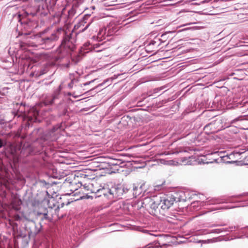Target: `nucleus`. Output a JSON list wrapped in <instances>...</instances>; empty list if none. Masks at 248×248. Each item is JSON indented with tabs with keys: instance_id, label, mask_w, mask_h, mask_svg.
I'll return each instance as SVG.
<instances>
[{
	"instance_id": "obj_1",
	"label": "nucleus",
	"mask_w": 248,
	"mask_h": 248,
	"mask_svg": "<svg viewBox=\"0 0 248 248\" xmlns=\"http://www.w3.org/2000/svg\"><path fill=\"white\" fill-rule=\"evenodd\" d=\"M60 126L58 125L53 126L49 131L43 135L34 142L32 146L28 143L11 144L7 149L9 153V157L15 163H17L21 158L32 154H38V156L34 157L33 166L35 168L45 167L46 166V146L50 141L55 140L57 139L56 131Z\"/></svg>"
},
{
	"instance_id": "obj_2",
	"label": "nucleus",
	"mask_w": 248,
	"mask_h": 248,
	"mask_svg": "<svg viewBox=\"0 0 248 248\" xmlns=\"http://www.w3.org/2000/svg\"><path fill=\"white\" fill-rule=\"evenodd\" d=\"M75 47L74 44L70 40V36L69 35L65 36L60 46L59 50L60 56L56 58V60H62V58L66 56L70 52L74 51Z\"/></svg>"
},
{
	"instance_id": "obj_3",
	"label": "nucleus",
	"mask_w": 248,
	"mask_h": 248,
	"mask_svg": "<svg viewBox=\"0 0 248 248\" xmlns=\"http://www.w3.org/2000/svg\"><path fill=\"white\" fill-rule=\"evenodd\" d=\"M130 188H128L127 186L121 184H118L112 186L110 188L109 199L115 198L116 199H122L123 197L126 195L128 194L131 191Z\"/></svg>"
},
{
	"instance_id": "obj_4",
	"label": "nucleus",
	"mask_w": 248,
	"mask_h": 248,
	"mask_svg": "<svg viewBox=\"0 0 248 248\" xmlns=\"http://www.w3.org/2000/svg\"><path fill=\"white\" fill-rule=\"evenodd\" d=\"M38 114V111L34 108H32L28 113L24 115L23 125H25V129L29 128L33 123L36 122Z\"/></svg>"
},
{
	"instance_id": "obj_5",
	"label": "nucleus",
	"mask_w": 248,
	"mask_h": 248,
	"mask_svg": "<svg viewBox=\"0 0 248 248\" xmlns=\"http://www.w3.org/2000/svg\"><path fill=\"white\" fill-rule=\"evenodd\" d=\"M142 206L144 208H150L151 211L150 214H155L157 213V210L160 212V201L159 198L157 199L156 201H154L150 197L145 198L142 202Z\"/></svg>"
},
{
	"instance_id": "obj_6",
	"label": "nucleus",
	"mask_w": 248,
	"mask_h": 248,
	"mask_svg": "<svg viewBox=\"0 0 248 248\" xmlns=\"http://www.w3.org/2000/svg\"><path fill=\"white\" fill-rule=\"evenodd\" d=\"M160 208L163 211L168 210L174 203L175 198L172 195H164L159 197Z\"/></svg>"
},
{
	"instance_id": "obj_7",
	"label": "nucleus",
	"mask_w": 248,
	"mask_h": 248,
	"mask_svg": "<svg viewBox=\"0 0 248 248\" xmlns=\"http://www.w3.org/2000/svg\"><path fill=\"white\" fill-rule=\"evenodd\" d=\"M41 227L38 228L33 221L28 222L25 225V230L27 231L29 237H35L40 232Z\"/></svg>"
},
{
	"instance_id": "obj_8",
	"label": "nucleus",
	"mask_w": 248,
	"mask_h": 248,
	"mask_svg": "<svg viewBox=\"0 0 248 248\" xmlns=\"http://www.w3.org/2000/svg\"><path fill=\"white\" fill-rule=\"evenodd\" d=\"M59 100V95L53 94L46 95L43 100V103L45 106H50L56 104Z\"/></svg>"
},
{
	"instance_id": "obj_9",
	"label": "nucleus",
	"mask_w": 248,
	"mask_h": 248,
	"mask_svg": "<svg viewBox=\"0 0 248 248\" xmlns=\"http://www.w3.org/2000/svg\"><path fill=\"white\" fill-rule=\"evenodd\" d=\"M160 44V39L157 38H155L154 40H152L151 42L145 46V50L148 53L155 51L157 50Z\"/></svg>"
},
{
	"instance_id": "obj_10",
	"label": "nucleus",
	"mask_w": 248,
	"mask_h": 248,
	"mask_svg": "<svg viewBox=\"0 0 248 248\" xmlns=\"http://www.w3.org/2000/svg\"><path fill=\"white\" fill-rule=\"evenodd\" d=\"M59 117H62L66 114L67 112V106L65 102L61 100L58 102L56 106Z\"/></svg>"
},
{
	"instance_id": "obj_11",
	"label": "nucleus",
	"mask_w": 248,
	"mask_h": 248,
	"mask_svg": "<svg viewBox=\"0 0 248 248\" xmlns=\"http://www.w3.org/2000/svg\"><path fill=\"white\" fill-rule=\"evenodd\" d=\"M36 216L41 221L44 220L49 221L51 220L50 217L48 216V211L46 208L44 209L43 212H37Z\"/></svg>"
},
{
	"instance_id": "obj_12",
	"label": "nucleus",
	"mask_w": 248,
	"mask_h": 248,
	"mask_svg": "<svg viewBox=\"0 0 248 248\" xmlns=\"http://www.w3.org/2000/svg\"><path fill=\"white\" fill-rule=\"evenodd\" d=\"M51 55L46 53H37L35 55V59L33 62L37 61H50Z\"/></svg>"
},
{
	"instance_id": "obj_13",
	"label": "nucleus",
	"mask_w": 248,
	"mask_h": 248,
	"mask_svg": "<svg viewBox=\"0 0 248 248\" xmlns=\"http://www.w3.org/2000/svg\"><path fill=\"white\" fill-rule=\"evenodd\" d=\"M58 36L57 35V32L52 33L49 37L44 38L42 39L44 44L51 45L55 41L58 40Z\"/></svg>"
},
{
	"instance_id": "obj_14",
	"label": "nucleus",
	"mask_w": 248,
	"mask_h": 248,
	"mask_svg": "<svg viewBox=\"0 0 248 248\" xmlns=\"http://www.w3.org/2000/svg\"><path fill=\"white\" fill-rule=\"evenodd\" d=\"M245 152V151H242V152H237V151H234L233 152V153L230 154V155H227L226 156H224L223 157V159L224 161H226L227 163H233L234 162H235L234 161H228V160H227L228 159H233L234 157L235 156V155H241L242 154L244 153Z\"/></svg>"
},
{
	"instance_id": "obj_15",
	"label": "nucleus",
	"mask_w": 248,
	"mask_h": 248,
	"mask_svg": "<svg viewBox=\"0 0 248 248\" xmlns=\"http://www.w3.org/2000/svg\"><path fill=\"white\" fill-rule=\"evenodd\" d=\"M216 123V121H213L207 124L204 127V130L205 132L209 134L214 133L217 131L215 128Z\"/></svg>"
},
{
	"instance_id": "obj_16",
	"label": "nucleus",
	"mask_w": 248,
	"mask_h": 248,
	"mask_svg": "<svg viewBox=\"0 0 248 248\" xmlns=\"http://www.w3.org/2000/svg\"><path fill=\"white\" fill-rule=\"evenodd\" d=\"M142 186L140 187L137 186L135 185H133L132 190H130V192L129 194L132 192V195L133 198H136L138 196H139L142 193Z\"/></svg>"
},
{
	"instance_id": "obj_17",
	"label": "nucleus",
	"mask_w": 248,
	"mask_h": 248,
	"mask_svg": "<svg viewBox=\"0 0 248 248\" xmlns=\"http://www.w3.org/2000/svg\"><path fill=\"white\" fill-rule=\"evenodd\" d=\"M124 162V161L121 159L111 158L110 160L108 162V166L110 167L120 166Z\"/></svg>"
},
{
	"instance_id": "obj_18",
	"label": "nucleus",
	"mask_w": 248,
	"mask_h": 248,
	"mask_svg": "<svg viewBox=\"0 0 248 248\" xmlns=\"http://www.w3.org/2000/svg\"><path fill=\"white\" fill-rule=\"evenodd\" d=\"M87 49H86L85 47L84 48H82V49L79 52L78 54L76 56V58L73 60L74 62H78L81 61L82 60V57L84 56L85 54L86 53H88V51H85V50Z\"/></svg>"
},
{
	"instance_id": "obj_19",
	"label": "nucleus",
	"mask_w": 248,
	"mask_h": 248,
	"mask_svg": "<svg viewBox=\"0 0 248 248\" xmlns=\"http://www.w3.org/2000/svg\"><path fill=\"white\" fill-rule=\"evenodd\" d=\"M238 229V226H232V227H230L229 228H226L225 229H214V230H213L211 231V233H219L221 232H222L223 231H232V229Z\"/></svg>"
},
{
	"instance_id": "obj_20",
	"label": "nucleus",
	"mask_w": 248,
	"mask_h": 248,
	"mask_svg": "<svg viewBox=\"0 0 248 248\" xmlns=\"http://www.w3.org/2000/svg\"><path fill=\"white\" fill-rule=\"evenodd\" d=\"M109 190H110V188L103 187L102 189H99L97 190V193L100 194V195H99L98 196H100L101 195V194H103L105 196L107 197L108 199H109Z\"/></svg>"
},
{
	"instance_id": "obj_21",
	"label": "nucleus",
	"mask_w": 248,
	"mask_h": 248,
	"mask_svg": "<svg viewBox=\"0 0 248 248\" xmlns=\"http://www.w3.org/2000/svg\"><path fill=\"white\" fill-rule=\"evenodd\" d=\"M186 241V238L184 236V235H180L178 234L176 236V243L177 244H181L183 243H185Z\"/></svg>"
},
{
	"instance_id": "obj_22",
	"label": "nucleus",
	"mask_w": 248,
	"mask_h": 248,
	"mask_svg": "<svg viewBox=\"0 0 248 248\" xmlns=\"http://www.w3.org/2000/svg\"><path fill=\"white\" fill-rule=\"evenodd\" d=\"M47 69L46 68L41 69L37 72V73L36 74V76L38 77L41 76L46 74L47 72Z\"/></svg>"
},
{
	"instance_id": "obj_23",
	"label": "nucleus",
	"mask_w": 248,
	"mask_h": 248,
	"mask_svg": "<svg viewBox=\"0 0 248 248\" xmlns=\"http://www.w3.org/2000/svg\"><path fill=\"white\" fill-rule=\"evenodd\" d=\"M199 202L197 201H195L192 202L191 203V205L189 207V208L191 210L192 209V207L193 208H195V207H199Z\"/></svg>"
},
{
	"instance_id": "obj_24",
	"label": "nucleus",
	"mask_w": 248,
	"mask_h": 248,
	"mask_svg": "<svg viewBox=\"0 0 248 248\" xmlns=\"http://www.w3.org/2000/svg\"><path fill=\"white\" fill-rule=\"evenodd\" d=\"M60 209V206H57L55 209V214L59 218H62L63 217V215H59V212Z\"/></svg>"
},
{
	"instance_id": "obj_25",
	"label": "nucleus",
	"mask_w": 248,
	"mask_h": 248,
	"mask_svg": "<svg viewBox=\"0 0 248 248\" xmlns=\"http://www.w3.org/2000/svg\"><path fill=\"white\" fill-rule=\"evenodd\" d=\"M59 66L61 67V69L66 70L70 67V63H66L64 64L60 65Z\"/></svg>"
},
{
	"instance_id": "obj_26",
	"label": "nucleus",
	"mask_w": 248,
	"mask_h": 248,
	"mask_svg": "<svg viewBox=\"0 0 248 248\" xmlns=\"http://www.w3.org/2000/svg\"><path fill=\"white\" fill-rule=\"evenodd\" d=\"M186 161V157H180L177 159L176 163L178 164L182 165Z\"/></svg>"
},
{
	"instance_id": "obj_27",
	"label": "nucleus",
	"mask_w": 248,
	"mask_h": 248,
	"mask_svg": "<svg viewBox=\"0 0 248 248\" xmlns=\"http://www.w3.org/2000/svg\"><path fill=\"white\" fill-rule=\"evenodd\" d=\"M109 82V84H108V85H110L111 84V82H112V79H107L105 80H104V81L101 83V84H99L98 86H102L103 85L105 84V83H106L107 82Z\"/></svg>"
},
{
	"instance_id": "obj_28",
	"label": "nucleus",
	"mask_w": 248,
	"mask_h": 248,
	"mask_svg": "<svg viewBox=\"0 0 248 248\" xmlns=\"http://www.w3.org/2000/svg\"><path fill=\"white\" fill-rule=\"evenodd\" d=\"M78 80L76 79H73L71 80V82L68 84V87L70 88H71L73 87V84L75 81L77 82Z\"/></svg>"
},
{
	"instance_id": "obj_29",
	"label": "nucleus",
	"mask_w": 248,
	"mask_h": 248,
	"mask_svg": "<svg viewBox=\"0 0 248 248\" xmlns=\"http://www.w3.org/2000/svg\"><path fill=\"white\" fill-rule=\"evenodd\" d=\"M100 46L98 44H96V45H94V46H93V49L95 50V51L96 52H99V51H100L101 50H95L96 48H97L98 47H99Z\"/></svg>"
},
{
	"instance_id": "obj_30",
	"label": "nucleus",
	"mask_w": 248,
	"mask_h": 248,
	"mask_svg": "<svg viewBox=\"0 0 248 248\" xmlns=\"http://www.w3.org/2000/svg\"><path fill=\"white\" fill-rule=\"evenodd\" d=\"M95 80H96V79H94L92 80H91V81H90L87 82H86V83H84V84H83V85H84V86H87V85H89L90 84H91V83H92V82H94Z\"/></svg>"
},
{
	"instance_id": "obj_31",
	"label": "nucleus",
	"mask_w": 248,
	"mask_h": 248,
	"mask_svg": "<svg viewBox=\"0 0 248 248\" xmlns=\"http://www.w3.org/2000/svg\"><path fill=\"white\" fill-rule=\"evenodd\" d=\"M145 248H161V247H154L152 245H149L146 246Z\"/></svg>"
},
{
	"instance_id": "obj_32",
	"label": "nucleus",
	"mask_w": 248,
	"mask_h": 248,
	"mask_svg": "<svg viewBox=\"0 0 248 248\" xmlns=\"http://www.w3.org/2000/svg\"><path fill=\"white\" fill-rule=\"evenodd\" d=\"M5 143L4 141L0 138V148L4 145Z\"/></svg>"
},
{
	"instance_id": "obj_33",
	"label": "nucleus",
	"mask_w": 248,
	"mask_h": 248,
	"mask_svg": "<svg viewBox=\"0 0 248 248\" xmlns=\"http://www.w3.org/2000/svg\"><path fill=\"white\" fill-rule=\"evenodd\" d=\"M175 161H173V160H169L168 161V164H169V165H176V164H175L174 162Z\"/></svg>"
},
{
	"instance_id": "obj_34",
	"label": "nucleus",
	"mask_w": 248,
	"mask_h": 248,
	"mask_svg": "<svg viewBox=\"0 0 248 248\" xmlns=\"http://www.w3.org/2000/svg\"><path fill=\"white\" fill-rule=\"evenodd\" d=\"M26 45V44L25 43H24V42H21L20 43V46L21 48H24V47H25V46Z\"/></svg>"
},
{
	"instance_id": "obj_35",
	"label": "nucleus",
	"mask_w": 248,
	"mask_h": 248,
	"mask_svg": "<svg viewBox=\"0 0 248 248\" xmlns=\"http://www.w3.org/2000/svg\"><path fill=\"white\" fill-rule=\"evenodd\" d=\"M222 226V225L214 224V225H212L211 227H217V226Z\"/></svg>"
},
{
	"instance_id": "obj_36",
	"label": "nucleus",
	"mask_w": 248,
	"mask_h": 248,
	"mask_svg": "<svg viewBox=\"0 0 248 248\" xmlns=\"http://www.w3.org/2000/svg\"><path fill=\"white\" fill-rule=\"evenodd\" d=\"M34 0L38 2H40V1H46V0Z\"/></svg>"
},
{
	"instance_id": "obj_37",
	"label": "nucleus",
	"mask_w": 248,
	"mask_h": 248,
	"mask_svg": "<svg viewBox=\"0 0 248 248\" xmlns=\"http://www.w3.org/2000/svg\"><path fill=\"white\" fill-rule=\"evenodd\" d=\"M186 163H187V165H191V163L190 162V161L189 160V159H187V162H186Z\"/></svg>"
},
{
	"instance_id": "obj_38",
	"label": "nucleus",
	"mask_w": 248,
	"mask_h": 248,
	"mask_svg": "<svg viewBox=\"0 0 248 248\" xmlns=\"http://www.w3.org/2000/svg\"><path fill=\"white\" fill-rule=\"evenodd\" d=\"M238 119H234L233 120H232L231 122L232 124H233L234 123L235 121H237Z\"/></svg>"
},
{
	"instance_id": "obj_39",
	"label": "nucleus",
	"mask_w": 248,
	"mask_h": 248,
	"mask_svg": "<svg viewBox=\"0 0 248 248\" xmlns=\"http://www.w3.org/2000/svg\"><path fill=\"white\" fill-rule=\"evenodd\" d=\"M63 205H64V203H62V204H61V206H60V208H61H61H62V207L63 206Z\"/></svg>"
},
{
	"instance_id": "obj_40",
	"label": "nucleus",
	"mask_w": 248,
	"mask_h": 248,
	"mask_svg": "<svg viewBox=\"0 0 248 248\" xmlns=\"http://www.w3.org/2000/svg\"><path fill=\"white\" fill-rule=\"evenodd\" d=\"M244 195H248V193H244L243 194Z\"/></svg>"
},
{
	"instance_id": "obj_41",
	"label": "nucleus",
	"mask_w": 248,
	"mask_h": 248,
	"mask_svg": "<svg viewBox=\"0 0 248 248\" xmlns=\"http://www.w3.org/2000/svg\"><path fill=\"white\" fill-rule=\"evenodd\" d=\"M246 229H247L248 230V226L246 227V228H245Z\"/></svg>"
},
{
	"instance_id": "obj_42",
	"label": "nucleus",
	"mask_w": 248,
	"mask_h": 248,
	"mask_svg": "<svg viewBox=\"0 0 248 248\" xmlns=\"http://www.w3.org/2000/svg\"><path fill=\"white\" fill-rule=\"evenodd\" d=\"M191 198L192 199V198L191 196L189 197V199H191Z\"/></svg>"
},
{
	"instance_id": "obj_43",
	"label": "nucleus",
	"mask_w": 248,
	"mask_h": 248,
	"mask_svg": "<svg viewBox=\"0 0 248 248\" xmlns=\"http://www.w3.org/2000/svg\"><path fill=\"white\" fill-rule=\"evenodd\" d=\"M88 26H89V24L86 26V28H88Z\"/></svg>"
},
{
	"instance_id": "obj_44",
	"label": "nucleus",
	"mask_w": 248,
	"mask_h": 248,
	"mask_svg": "<svg viewBox=\"0 0 248 248\" xmlns=\"http://www.w3.org/2000/svg\"><path fill=\"white\" fill-rule=\"evenodd\" d=\"M156 62V61H153L152 62Z\"/></svg>"
},
{
	"instance_id": "obj_45",
	"label": "nucleus",
	"mask_w": 248,
	"mask_h": 248,
	"mask_svg": "<svg viewBox=\"0 0 248 248\" xmlns=\"http://www.w3.org/2000/svg\"><path fill=\"white\" fill-rule=\"evenodd\" d=\"M68 13H69V14H70V11H69L68 12Z\"/></svg>"
},
{
	"instance_id": "obj_46",
	"label": "nucleus",
	"mask_w": 248,
	"mask_h": 248,
	"mask_svg": "<svg viewBox=\"0 0 248 248\" xmlns=\"http://www.w3.org/2000/svg\"><path fill=\"white\" fill-rule=\"evenodd\" d=\"M190 24V23H186V25H189V24Z\"/></svg>"
},
{
	"instance_id": "obj_47",
	"label": "nucleus",
	"mask_w": 248,
	"mask_h": 248,
	"mask_svg": "<svg viewBox=\"0 0 248 248\" xmlns=\"http://www.w3.org/2000/svg\"><path fill=\"white\" fill-rule=\"evenodd\" d=\"M216 203H219V202H216Z\"/></svg>"
},
{
	"instance_id": "obj_48",
	"label": "nucleus",
	"mask_w": 248,
	"mask_h": 248,
	"mask_svg": "<svg viewBox=\"0 0 248 248\" xmlns=\"http://www.w3.org/2000/svg\"><path fill=\"white\" fill-rule=\"evenodd\" d=\"M156 187H159V186H157Z\"/></svg>"
},
{
	"instance_id": "obj_49",
	"label": "nucleus",
	"mask_w": 248,
	"mask_h": 248,
	"mask_svg": "<svg viewBox=\"0 0 248 248\" xmlns=\"http://www.w3.org/2000/svg\"><path fill=\"white\" fill-rule=\"evenodd\" d=\"M30 34V33H28V34ZM25 35H27V33H25Z\"/></svg>"
}]
</instances>
